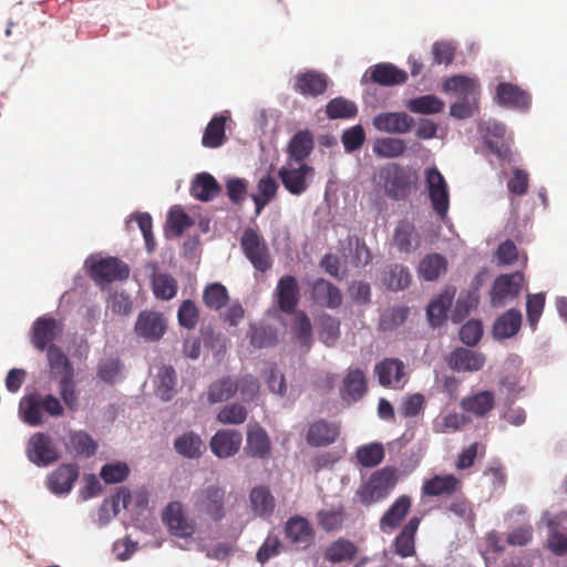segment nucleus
Instances as JSON below:
<instances>
[{"label": "nucleus", "mask_w": 567, "mask_h": 567, "mask_svg": "<svg viewBox=\"0 0 567 567\" xmlns=\"http://www.w3.org/2000/svg\"><path fill=\"white\" fill-rule=\"evenodd\" d=\"M42 411L51 417L64 415V404L53 394L41 395L38 392L24 395L19 403V413L24 423L38 426L44 423Z\"/></svg>", "instance_id": "nucleus-1"}, {"label": "nucleus", "mask_w": 567, "mask_h": 567, "mask_svg": "<svg viewBox=\"0 0 567 567\" xmlns=\"http://www.w3.org/2000/svg\"><path fill=\"white\" fill-rule=\"evenodd\" d=\"M396 471L383 467L374 472L369 480L357 491L355 496L365 506L385 498L396 485Z\"/></svg>", "instance_id": "nucleus-2"}, {"label": "nucleus", "mask_w": 567, "mask_h": 567, "mask_svg": "<svg viewBox=\"0 0 567 567\" xmlns=\"http://www.w3.org/2000/svg\"><path fill=\"white\" fill-rule=\"evenodd\" d=\"M194 509L198 516L205 515L214 522L226 516V491L217 485H207L194 493Z\"/></svg>", "instance_id": "nucleus-3"}, {"label": "nucleus", "mask_w": 567, "mask_h": 567, "mask_svg": "<svg viewBox=\"0 0 567 567\" xmlns=\"http://www.w3.org/2000/svg\"><path fill=\"white\" fill-rule=\"evenodd\" d=\"M240 247L245 257L260 272L268 271L272 259L265 238L254 228H246L240 238Z\"/></svg>", "instance_id": "nucleus-4"}, {"label": "nucleus", "mask_w": 567, "mask_h": 567, "mask_svg": "<svg viewBox=\"0 0 567 567\" xmlns=\"http://www.w3.org/2000/svg\"><path fill=\"white\" fill-rule=\"evenodd\" d=\"M384 193L394 200L406 199L412 189L411 174L396 163L386 164L380 169Z\"/></svg>", "instance_id": "nucleus-5"}, {"label": "nucleus", "mask_w": 567, "mask_h": 567, "mask_svg": "<svg viewBox=\"0 0 567 567\" xmlns=\"http://www.w3.org/2000/svg\"><path fill=\"white\" fill-rule=\"evenodd\" d=\"M284 187L295 196L303 194L315 176V168L306 163L287 162L278 171Z\"/></svg>", "instance_id": "nucleus-6"}, {"label": "nucleus", "mask_w": 567, "mask_h": 567, "mask_svg": "<svg viewBox=\"0 0 567 567\" xmlns=\"http://www.w3.org/2000/svg\"><path fill=\"white\" fill-rule=\"evenodd\" d=\"M523 281L524 276L519 271L496 277L489 291L491 306L501 308L514 300L522 290Z\"/></svg>", "instance_id": "nucleus-7"}, {"label": "nucleus", "mask_w": 567, "mask_h": 567, "mask_svg": "<svg viewBox=\"0 0 567 567\" xmlns=\"http://www.w3.org/2000/svg\"><path fill=\"white\" fill-rule=\"evenodd\" d=\"M425 183L432 208L442 220L445 219L450 207L449 186L445 178L436 167H430L425 171Z\"/></svg>", "instance_id": "nucleus-8"}, {"label": "nucleus", "mask_w": 567, "mask_h": 567, "mask_svg": "<svg viewBox=\"0 0 567 567\" xmlns=\"http://www.w3.org/2000/svg\"><path fill=\"white\" fill-rule=\"evenodd\" d=\"M89 271L99 285L125 280L130 276L127 264L116 257H106L93 262Z\"/></svg>", "instance_id": "nucleus-9"}, {"label": "nucleus", "mask_w": 567, "mask_h": 567, "mask_svg": "<svg viewBox=\"0 0 567 567\" xmlns=\"http://www.w3.org/2000/svg\"><path fill=\"white\" fill-rule=\"evenodd\" d=\"M27 455L38 466H48L60 457L52 439L42 432H38L30 437Z\"/></svg>", "instance_id": "nucleus-10"}, {"label": "nucleus", "mask_w": 567, "mask_h": 567, "mask_svg": "<svg viewBox=\"0 0 567 567\" xmlns=\"http://www.w3.org/2000/svg\"><path fill=\"white\" fill-rule=\"evenodd\" d=\"M162 519L172 535L179 538L190 537L196 530V524L189 519L181 502H171L162 514Z\"/></svg>", "instance_id": "nucleus-11"}, {"label": "nucleus", "mask_w": 567, "mask_h": 567, "mask_svg": "<svg viewBox=\"0 0 567 567\" xmlns=\"http://www.w3.org/2000/svg\"><path fill=\"white\" fill-rule=\"evenodd\" d=\"M62 324L56 319L43 316L31 328V342L39 351H44L62 333Z\"/></svg>", "instance_id": "nucleus-12"}, {"label": "nucleus", "mask_w": 567, "mask_h": 567, "mask_svg": "<svg viewBox=\"0 0 567 567\" xmlns=\"http://www.w3.org/2000/svg\"><path fill=\"white\" fill-rule=\"evenodd\" d=\"M339 435V423L319 419L309 424L306 441L312 447H324L333 444Z\"/></svg>", "instance_id": "nucleus-13"}, {"label": "nucleus", "mask_w": 567, "mask_h": 567, "mask_svg": "<svg viewBox=\"0 0 567 567\" xmlns=\"http://www.w3.org/2000/svg\"><path fill=\"white\" fill-rule=\"evenodd\" d=\"M137 337L146 341H158L166 331V321L163 316L154 311H142L134 327Z\"/></svg>", "instance_id": "nucleus-14"}, {"label": "nucleus", "mask_w": 567, "mask_h": 567, "mask_svg": "<svg viewBox=\"0 0 567 567\" xmlns=\"http://www.w3.org/2000/svg\"><path fill=\"white\" fill-rule=\"evenodd\" d=\"M279 309L285 313H293L299 302V285L291 275L281 277L274 292Z\"/></svg>", "instance_id": "nucleus-15"}, {"label": "nucleus", "mask_w": 567, "mask_h": 567, "mask_svg": "<svg viewBox=\"0 0 567 567\" xmlns=\"http://www.w3.org/2000/svg\"><path fill=\"white\" fill-rule=\"evenodd\" d=\"M413 125V117L404 112H383L373 117V126L389 134H406Z\"/></svg>", "instance_id": "nucleus-16"}, {"label": "nucleus", "mask_w": 567, "mask_h": 567, "mask_svg": "<svg viewBox=\"0 0 567 567\" xmlns=\"http://www.w3.org/2000/svg\"><path fill=\"white\" fill-rule=\"evenodd\" d=\"M485 361L483 353L466 348H456L446 359L447 365L457 372L480 371Z\"/></svg>", "instance_id": "nucleus-17"}, {"label": "nucleus", "mask_w": 567, "mask_h": 567, "mask_svg": "<svg viewBox=\"0 0 567 567\" xmlns=\"http://www.w3.org/2000/svg\"><path fill=\"white\" fill-rule=\"evenodd\" d=\"M243 435L237 430H218L212 437V452L219 458L234 456L240 449Z\"/></svg>", "instance_id": "nucleus-18"}, {"label": "nucleus", "mask_w": 567, "mask_h": 567, "mask_svg": "<svg viewBox=\"0 0 567 567\" xmlns=\"http://www.w3.org/2000/svg\"><path fill=\"white\" fill-rule=\"evenodd\" d=\"M421 518L414 516L403 526L401 532L392 542L393 553L401 558L413 557L416 554L415 535L419 529Z\"/></svg>", "instance_id": "nucleus-19"}, {"label": "nucleus", "mask_w": 567, "mask_h": 567, "mask_svg": "<svg viewBox=\"0 0 567 567\" xmlns=\"http://www.w3.org/2000/svg\"><path fill=\"white\" fill-rule=\"evenodd\" d=\"M287 539L297 548H308L315 538V532L308 519L301 516H293L288 519L285 526Z\"/></svg>", "instance_id": "nucleus-20"}, {"label": "nucleus", "mask_w": 567, "mask_h": 567, "mask_svg": "<svg viewBox=\"0 0 567 567\" xmlns=\"http://www.w3.org/2000/svg\"><path fill=\"white\" fill-rule=\"evenodd\" d=\"M328 76L324 73L309 70L298 73L295 78V90L303 96H319L327 91Z\"/></svg>", "instance_id": "nucleus-21"}, {"label": "nucleus", "mask_w": 567, "mask_h": 567, "mask_svg": "<svg viewBox=\"0 0 567 567\" xmlns=\"http://www.w3.org/2000/svg\"><path fill=\"white\" fill-rule=\"evenodd\" d=\"M496 100L499 105L516 110H527L530 105V95L518 85L502 82L496 87Z\"/></svg>", "instance_id": "nucleus-22"}, {"label": "nucleus", "mask_w": 567, "mask_h": 567, "mask_svg": "<svg viewBox=\"0 0 567 567\" xmlns=\"http://www.w3.org/2000/svg\"><path fill=\"white\" fill-rule=\"evenodd\" d=\"M370 81L382 86H394L408 81V73L396 65L388 62L371 66L368 72Z\"/></svg>", "instance_id": "nucleus-23"}, {"label": "nucleus", "mask_w": 567, "mask_h": 567, "mask_svg": "<svg viewBox=\"0 0 567 567\" xmlns=\"http://www.w3.org/2000/svg\"><path fill=\"white\" fill-rule=\"evenodd\" d=\"M393 245L400 252L410 254L421 245V236L413 223L400 220L393 231Z\"/></svg>", "instance_id": "nucleus-24"}, {"label": "nucleus", "mask_w": 567, "mask_h": 567, "mask_svg": "<svg viewBox=\"0 0 567 567\" xmlns=\"http://www.w3.org/2000/svg\"><path fill=\"white\" fill-rule=\"evenodd\" d=\"M245 454L249 457L267 460L271 453V442L267 432L259 425L247 431Z\"/></svg>", "instance_id": "nucleus-25"}, {"label": "nucleus", "mask_w": 567, "mask_h": 567, "mask_svg": "<svg viewBox=\"0 0 567 567\" xmlns=\"http://www.w3.org/2000/svg\"><path fill=\"white\" fill-rule=\"evenodd\" d=\"M462 486V482L453 474L434 475L426 480L422 485L423 496H444L449 497L456 493Z\"/></svg>", "instance_id": "nucleus-26"}, {"label": "nucleus", "mask_w": 567, "mask_h": 567, "mask_svg": "<svg viewBox=\"0 0 567 567\" xmlns=\"http://www.w3.org/2000/svg\"><path fill=\"white\" fill-rule=\"evenodd\" d=\"M79 477L75 464H62L48 477V487L54 494H68Z\"/></svg>", "instance_id": "nucleus-27"}, {"label": "nucleus", "mask_w": 567, "mask_h": 567, "mask_svg": "<svg viewBox=\"0 0 567 567\" xmlns=\"http://www.w3.org/2000/svg\"><path fill=\"white\" fill-rule=\"evenodd\" d=\"M311 297L315 302L322 307L337 309L342 305L340 289L326 279H317L311 288Z\"/></svg>", "instance_id": "nucleus-28"}, {"label": "nucleus", "mask_w": 567, "mask_h": 567, "mask_svg": "<svg viewBox=\"0 0 567 567\" xmlns=\"http://www.w3.org/2000/svg\"><path fill=\"white\" fill-rule=\"evenodd\" d=\"M315 147L313 135L308 130L298 131L287 146V162L305 163Z\"/></svg>", "instance_id": "nucleus-29"}, {"label": "nucleus", "mask_w": 567, "mask_h": 567, "mask_svg": "<svg viewBox=\"0 0 567 567\" xmlns=\"http://www.w3.org/2000/svg\"><path fill=\"white\" fill-rule=\"evenodd\" d=\"M455 297V288H449L434 298L427 306L426 316L433 328L442 326L447 319V310Z\"/></svg>", "instance_id": "nucleus-30"}, {"label": "nucleus", "mask_w": 567, "mask_h": 567, "mask_svg": "<svg viewBox=\"0 0 567 567\" xmlns=\"http://www.w3.org/2000/svg\"><path fill=\"white\" fill-rule=\"evenodd\" d=\"M221 193V186L209 173H199L190 185V194L200 202H210Z\"/></svg>", "instance_id": "nucleus-31"}, {"label": "nucleus", "mask_w": 567, "mask_h": 567, "mask_svg": "<svg viewBox=\"0 0 567 567\" xmlns=\"http://www.w3.org/2000/svg\"><path fill=\"white\" fill-rule=\"evenodd\" d=\"M374 372L382 386L395 388L404 375V364L399 359L386 358L375 365Z\"/></svg>", "instance_id": "nucleus-32"}, {"label": "nucleus", "mask_w": 567, "mask_h": 567, "mask_svg": "<svg viewBox=\"0 0 567 567\" xmlns=\"http://www.w3.org/2000/svg\"><path fill=\"white\" fill-rule=\"evenodd\" d=\"M411 508V498L406 495H401L389 507L380 519V527L383 532L393 530L405 518Z\"/></svg>", "instance_id": "nucleus-33"}, {"label": "nucleus", "mask_w": 567, "mask_h": 567, "mask_svg": "<svg viewBox=\"0 0 567 567\" xmlns=\"http://www.w3.org/2000/svg\"><path fill=\"white\" fill-rule=\"evenodd\" d=\"M522 313L517 309H509L499 316L493 324L495 339H507L514 337L520 329Z\"/></svg>", "instance_id": "nucleus-34"}, {"label": "nucleus", "mask_w": 567, "mask_h": 567, "mask_svg": "<svg viewBox=\"0 0 567 567\" xmlns=\"http://www.w3.org/2000/svg\"><path fill=\"white\" fill-rule=\"evenodd\" d=\"M228 117L224 114H216L208 122L202 137V144L207 148L220 147L227 140L226 122Z\"/></svg>", "instance_id": "nucleus-35"}, {"label": "nucleus", "mask_w": 567, "mask_h": 567, "mask_svg": "<svg viewBox=\"0 0 567 567\" xmlns=\"http://www.w3.org/2000/svg\"><path fill=\"white\" fill-rule=\"evenodd\" d=\"M494 405L495 395L491 391H481L461 401V406L464 411L481 417L485 416Z\"/></svg>", "instance_id": "nucleus-36"}, {"label": "nucleus", "mask_w": 567, "mask_h": 567, "mask_svg": "<svg viewBox=\"0 0 567 567\" xmlns=\"http://www.w3.org/2000/svg\"><path fill=\"white\" fill-rule=\"evenodd\" d=\"M367 390L364 372L360 369H349L342 382V394L358 401L365 394Z\"/></svg>", "instance_id": "nucleus-37"}, {"label": "nucleus", "mask_w": 567, "mask_h": 567, "mask_svg": "<svg viewBox=\"0 0 567 567\" xmlns=\"http://www.w3.org/2000/svg\"><path fill=\"white\" fill-rule=\"evenodd\" d=\"M382 282L390 290H403L411 284V274L408 267L393 264L383 271Z\"/></svg>", "instance_id": "nucleus-38"}, {"label": "nucleus", "mask_w": 567, "mask_h": 567, "mask_svg": "<svg viewBox=\"0 0 567 567\" xmlns=\"http://www.w3.org/2000/svg\"><path fill=\"white\" fill-rule=\"evenodd\" d=\"M447 269V260L440 254L426 255L419 265L420 277L427 281L436 280Z\"/></svg>", "instance_id": "nucleus-39"}, {"label": "nucleus", "mask_w": 567, "mask_h": 567, "mask_svg": "<svg viewBox=\"0 0 567 567\" xmlns=\"http://www.w3.org/2000/svg\"><path fill=\"white\" fill-rule=\"evenodd\" d=\"M357 554L358 547L354 543L344 538H339L327 548L324 557L330 563L339 564L343 561H352Z\"/></svg>", "instance_id": "nucleus-40"}, {"label": "nucleus", "mask_w": 567, "mask_h": 567, "mask_svg": "<svg viewBox=\"0 0 567 567\" xmlns=\"http://www.w3.org/2000/svg\"><path fill=\"white\" fill-rule=\"evenodd\" d=\"M250 503L254 513L268 517L275 509V498L267 486H256L250 492Z\"/></svg>", "instance_id": "nucleus-41"}, {"label": "nucleus", "mask_w": 567, "mask_h": 567, "mask_svg": "<svg viewBox=\"0 0 567 567\" xmlns=\"http://www.w3.org/2000/svg\"><path fill=\"white\" fill-rule=\"evenodd\" d=\"M176 452L188 458H197L205 451L200 436L194 432H187L178 436L174 442Z\"/></svg>", "instance_id": "nucleus-42"}, {"label": "nucleus", "mask_w": 567, "mask_h": 567, "mask_svg": "<svg viewBox=\"0 0 567 567\" xmlns=\"http://www.w3.org/2000/svg\"><path fill=\"white\" fill-rule=\"evenodd\" d=\"M176 372L172 365H163L159 368L156 378L155 393L163 401H169L176 393Z\"/></svg>", "instance_id": "nucleus-43"}, {"label": "nucleus", "mask_w": 567, "mask_h": 567, "mask_svg": "<svg viewBox=\"0 0 567 567\" xmlns=\"http://www.w3.org/2000/svg\"><path fill=\"white\" fill-rule=\"evenodd\" d=\"M478 301L480 296L477 287L467 291H462L452 311L451 317L453 322L463 321L474 309H476Z\"/></svg>", "instance_id": "nucleus-44"}, {"label": "nucleus", "mask_w": 567, "mask_h": 567, "mask_svg": "<svg viewBox=\"0 0 567 567\" xmlns=\"http://www.w3.org/2000/svg\"><path fill=\"white\" fill-rule=\"evenodd\" d=\"M257 194L251 196L255 206L256 214L259 215L261 210L271 202L278 190V183L271 176H265L259 179L257 184Z\"/></svg>", "instance_id": "nucleus-45"}, {"label": "nucleus", "mask_w": 567, "mask_h": 567, "mask_svg": "<svg viewBox=\"0 0 567 567\" xmlns=\"http://www.w3.org/2000/svg\"><path fill=\"white\" fill-rule=\"evenodd\" d=\"M318 337L327 347H333L340 338L339 319L323 313L318 319Z\"/></svg>", "instance_id": "nucleus-46"}, {"label": "nucleus", "mask_w": 567, "mask_h": 567, "mask_svg": "<svg viewBox=\"0 0 567 567\" xmlns=\"http://www.w3.org/2000/svg\"><path fill=\"white\" fill-rule=\"evenodd\" d=\"M372 151L379 157L395 158L404 154L406 144L401 138L381 137L374 141Z\"/></svg>", "instance_id": "nucleus-47"}, {"label": "nucleus", "mask_w": 567, "mask_h": 567, "mask_svg": "<svg viewBox=\"0 0 567 567\" xmlns=\"http://www.w3.org/2000/svg\"><path fill=\"white\" fill-rule=\"evenodd\" d=\"M237 392L236 382L230 377H224L213 382L207 391V400L209 403L215 404L227 401Z\"/></svg>", "instance_id": "nucleus-48"}, {"label": "nucleus", "mask_w": 567, "mask_h": 567, "mask_svg": "<svg viewBox=\"0 0 567 567\" xmlns=\"http://www.w3.org/2000/svg\"><path fill=\"white\" fill-rule=\"evenodd\" d=\"M406 107L416 114H437L444 110V102L433 94H426L408 101Z\"/></svg>", "instance_id": "nucleus-49"}, {"label": "nucleus", "mask_w": 567, "mask_h": 567, "mask_svg": "<svg viewBox=\"0 0 567 567\" xmlns=\"http://www.w3.org/2000/svg\"><path fill=\"white\" fill-rule=\"evenodd\" d=\"M61 402L66 409L74 412L79 408V392L74 381V372L62 375L59 380Z\"/></svg>", "instance_id": "nucleus-50"}, {"label": "nucleus", "mask_w": 567, "mask_h": 567, "mask_svg": "<svg viewBox=\"0 0 567 567\" xmlns=\"http://www.w3.org/2000/svg\"><path fill=\"white\" fill-rule=\"evenodd\" d=\"M153 292L157 299L171 300L178 289L177 281L168 274H155L152 279Z\"/></svg>", "instance_id": "nucleus-51"}, {"label": "nucleus", "mask_w": 567, "mask_h": 567, "mask_svg": "<svg viewBox=\"0 0 567 567\" xmlns=\"http://www.w3.org/2000/svg\"><path fill=\"white\" fill-rule=\"evenodd\" d=\"M47 357L51 371L60 378L74 372L72 363L60 347L55 344L49 346Z\"/></svg>", "instance_id": "nucleus-52"}, {"label": "nucleus", "mask_w": 567, "mask_h": 567, "mask_svg": "<svg viewBox=\"0 0 567 567\" xmlns=\"http://www.w3.org/2000/svg\"><path fill=\"white\" fill-rule=\"evenodd\" d=\"M327 116L331 120L336 118H352L358 113V107L354 102L344 97H334L326 106Z\"/></svg>", "instance_id": "nucleus-53"}, {"label": "nucleus", "mask_w": 567, "mask_h": 567, "mask_svg": "<svg viewBox=\"0 0 567 567\" xmlns=\"http://www.w3.org/2000/svg\"><path fill=\"white\" fill-rule=\"evenodd\" d=\"M228 299L229 296L226 287L219 282L208 285L203 291V302L212 310L221 309Z\"/></svg>", "instance_id": "nucleus-54"}, {"label": "nucleus", "mask_w": 567, "mask_h": 567, "mask_svg": "<svg viewBox=\"0 0 567 567\" xmlns=\"http://www.w3.org/2000/svg\"><path fill=\"white\" fill-rule=\"evenodd\" d=\"M69 444L78 455L90 457L96 452V443L83 431H74L70 433Z\"/></svg>", "instance_id": "nucleus-55"}, {"label": "nucleus", "mask_w": 567, "mask_h": 567, "mask_svg": "<svg viewBox=\"0 0 567 567\" xmlns=\"http://www.w3.org/2000/svg\"><path fill=\"white\" fill-rule=\"evenodd\" d=\"M357 458L364 467H373L380 464L384 458V450L382 444L372 443L363 445L357 451Z\"/></svg>", "instance_id": "nucleus-56"}, {"label": "nucleus", "mask_w": 567, "mask_h": 567, "mask_svg": "<svg viewBox=\"0 0 567 567\" xmlns=\"http://www.w3.org/2000/svg\"><path fill=\"white\" fill-rule=\"evenodd\" d=\"M177 320L181 327L193 330L199 321V309L193 300H184L177 311Z\"/></svg>", "instance_id": "nucleus-57"}, {"label": "nucleus", "mask_w": 567, "mask_h": 567, "mask_svg": "<svg viewBox=\"0 0 567 567\" xmlns=\"http://www.w3.org/2000/svg\"><path fill=\"white\" fill-rule=\"evenodd\" d=\"M292 332L301 346L309 349L312 344V327L305 312L297 313L292 324Z\"/></svg>", "instance_id": "nucleus-58"}, {"label": "nucleus", "mask_w": 567, "mask_h": 567, "mask_svg": "<svg viewBox=\"0 0 567 567\" xmlns=\"http://www.w3.org/2000/svg\"><path fill=\"white\" fill-rule=\"evenodd\" d=\"M247 410L239 403L225 405L217 414V421L221 424H243L247 420Z\"/></svg>", "instance_id": "nucleus-59"}, {"label": "nucleus", "mask_w": 567, "mask_h": 567, "mask_svg": "<svg viewBox=\"0 0 567 567\" xmlns=\"http://www.w3.org/2000/svg\"><path fill=\"white\" fill-rule=\"evenodd\" d=\"M468 419L464 414L449 413L433 424L435 433H453L466 425Z\"/></svg>", "instance_id": "nucleus-60"}, {"label": "nucleus", "mask_w": 567, "mask_h": 567, "mask_svg": "<svg viewBox=\"0 0 567 567\" xmlns=\"http://www.w3.org/2000/svg\"><path fill=\"white\" fill-rule=\"evenodd\" d=\"M346 512L343 507L338 509H322L318 512V523L320 527L327 532L341 528L344 520Z\"/></svg>", "instance_id": "nucleus-61"}, {"label": "nucleus", "mask_w": 567, "mask_h": 567, "mask_svg": "<svg viewBox=\"0 0 567 567\" xmlns=\"http://www.w3.org/2000/svg\"><path fill=\"white\" fill-rule=\"evenodd\" d=\"M250 342L256 348H266L275 346L277 343L276 330L268 326L252 327Z\"/></svg>", "instance_id": "nucleus-62"}, {"label": "nucleus", "mask_w": 567, "mask_h": 567, "mask_svg": "<svg viewBox=\"0 0 567 567\" xmlns=\"http://www.w3.org/2000/svg\"><path fill=\"white\" fill-rule=\"evenodd\" d=\"M234 381L244 402H251L257 398L260 388L257 378L246 374Z\"/></svg>", "instance_id": "nucleus-63"}, {"label": "nucleus", "mask_w": 567, "mask_h": 567, "mask_svg": "<svg viewBox=\"0 0 567 567\" xmlns=\"http://www.w3.org/2000/svg\"><path fill=\"white\" fill-rule=\"evenodd\" d=\"M130 468L125 463L105 464L100 472L101 478L106 484H116L126 480Z\"/></svg>", "instance_id": "nucleus-64"}]
</instances>
